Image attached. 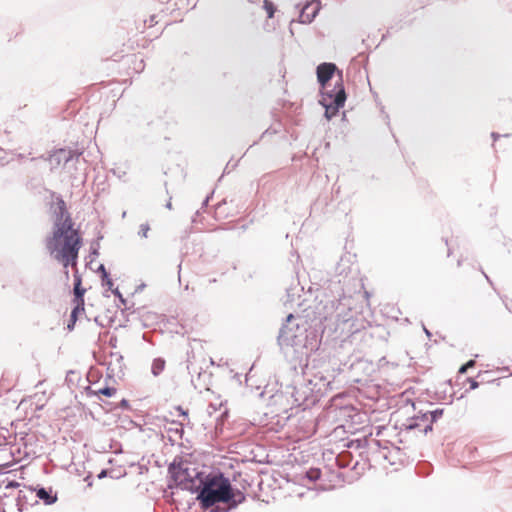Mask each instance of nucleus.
<instances>
[{"label": "nucleus", "mask_w": 512, "mask_h": 512, "mask_svg": "<svg viewBox=\"0 0 512 512\" xmlns=\"http://www.w3.org/2000/svg\"><path fill=\"white\" fill-rule=\"evenodd\" d=\"M50 213L53 228L51 235L45 239L46 249L51 256L61 261L65 268L69 265L76 266L82 239L78 230L74 229L73 220L61 196H57L51 203Z\"/></svg>", "instance_id": "f257e3e1"}, {"label": "nucleus", "mask_w": 512, "mask_h": 512, "mask_svg": "<svg viewBox=\"0 0 512 512\" xmlns=\"http://www.w3.org/2000/svg\"><path fill=\"white\" fill-rule=\"evenodd\" d=\"M195 492L201 507L211 508V512H229L246 498L240 490L233 489L230 480L221 472L205 475Z\"/></svg>", "instance_id": "f03ea898"}, {"label": "nucleus", "mask_w": 512, "mask_h": 512, "mask_svg": "<svg viewBox=\"0 0 512 512\" xmlns=\"http://www.w3.org/2000/svg\"><path fill=\"white\" fill-rule=\"evenodd\" d=\"M278 344L282 349L292 347L295 352L303 353L304 349L313 351L317 346V340L315 333L309 332L308 322L303 317L289 313L280 329Z\"/></svg>", "instance_id": "7ed1b4c3"}, {"label": "nucleus", "mask_w": 512, "mask_h": 512, "mask_svg": "<svg viewBox=\"0 0 512 512\" xmlns=\"http://www.w3.org/2000/svg\"><path fill=\"white\" fill-rule=\"evenodd\" d=\"M168 473L176 486L191 492H195L200 479L205 476L203 473L191 469L187 463L176 460L169 465Z\"/></svg>", "instance_id": "20e7f679"}, {"label": "nucleus", "mask_w": 512, "mask_h": 512, "mask_svg": "<svg viewBox=\"0 0 512 512\" xmlns=\"http://www.w3.org/2000/svg\"><path fill=\"white\" fill-rule=\"evenodd\" d=\"M346 300V296H343V298H339L338 300H326L323 304V301H321L317 306V317L320 321L327 320L328 318H331L334 314H336L337 318L343 317L345 318L346 315H342L344 310L348 307V304L344 303L343 301Z\"/></svg>", "instance_id": "39448f33"}, {"label": "nucleus", "mask_w": 512, "mask_h": 512, "mask_svg": "<svg viewBox=\"0 0 512 512\" xmlns=\"http://www.w3.org/2000/svg\"><path fill=\"white\" fill-rule=\"evenodd\" d=\"M444 410L443 409H435L433 411H429L426 413H422L421 415L414 416L412 418L407 419V423L405 424L407 430H414L418 427H420V423H418V420H425L426 422H429L426 424L423 428V433L427 434L428 432L432 431V425L434 422H436L442 415Z\"/></svg>", "instance_id": "423d86ee"}, {"label": "nucleus", "mask_w": 512, "mask_h": 512, "mask_svg": "<svg viewBox=\"0 0 512 512\" xmlns=\"http://www.w3.org/2000/svg\"><path fill=\"white\" fill-rule=\"evenodd\" d=\"M346 101L345 88L338 89V93L332 98L320 99L319 103L325 108V117L331 120L338 113L339 109L344 106Z\"/></svg>", "instance_id": "0eeeda50"}, {"label": "nucleus", "mask_w": 512, "mask_h": 512, "mask_svg": "<svg viewBox=\"0 0 512 512\" xmlns=\"http://www.w3.org/2000/svg\"><path fill=\"white\" fill-rule=\"evenodd\" d=\"M337 67L333 63H321L316 69L317 79L321 85V88H325L329 81L332 79Z\"/></svg>", "instance_id": "6e6552de"}, {"label": "nucleus", "mask_w": 512, "mask_h": 512, "mask_svg": "<svg viewBox=\"0 0 512 512\" xmlns=\"http://www.w3.org/2000/svg\"><path fill=\"white\" fill-rule=\"evenodd\" d=\"M74 157L78 158L79 154H76L71 150L59 149L50 156L49 160L52 166H58L61 164H67Z\"/></svg>", "instance_id": "1a4fd4ad"}, {"label": "nucleus", "mask_w": 512, "mask_h": 512, "mask_svg": "<svg viewBox=\"0 0 512 512\" xmlns=\"http://www.w3.org/2000/svg\"><path fill=\"white\" fill-rule=\"evenodd\" d=\"M319 11L318 3L306 1L300 10L299 22L303 24L311 23Z\"/></svg>", "instance_id": "9d476101"}, {"label": "nucleus", "mask_w": 512, "mask_h": 512, "mask_svg": "<svg viewBox=\"0 0 512 512\" xmlns=\"http://www.w3.org/2000/svg\"><path fill=\"white\" fill-rule=\"evenodd\" d=\"M331 85L328 83V85H325V88H322L321 91V99L327 97L330 99L338 93V89L344 88L343 85V77H342V71H338V79L335 81L333 88L330 87Z\"/></svg>", "instance_id": "9b49d317"}, {"label": "nucleus", "mask_w": 512, "mask_h": 512, "mask_svg": "<svg viewBox=\"0 0 512 512\" xmlns=\"http://www.w3.org/2000/svg\"><path fill=\"white\" fill-rule=\"evenodd\" d=\"M74 296H75V300L77 301V306H83L84 304V294H85V289L81 287V277L80 275L76 272L74 274Z\"/></svg>", "instance_id": "f8f14e48"}, {"label": "nucleus", "mask_w": 512, "mask_h": 512, "mask_svg": "<svg viewBox=\"0 0 512 512\" xmlns=\"http://www.w3.org/2000/svg\"><path fill=\"white\" fill-rule=\"evenodd\" d=\"M36 496L46 505H51L57 501V495L52 494L51 489H46L44 487L36 489Z\"/></svg>", "instance_id": "ddd939ff"}, {"label": "nucleus", "mask_w": 512, "mask_h": 512, "mask_svg": "<svg viewBox=\"0 0 512 512\" xmlns=\"http://www.w3.org/2000/svg\"><path fill=\"white\" fill-rule=\"evenodd\" d=\"M165 368V360L163 358H155L152 362L151 373L157 377Z\"/></svg>", "instance_id": "4468645a"}, {"label": "nucleus", "mask_w": 512, "mask_h": 512, "mask_svg": "<svg viewBox=\"0 0 512 512\" xmlns=\"http://www.w3.org/2000/svg\"><path fill=\"white\" fill-rule=\"evenodd\" d=\"M305 477L310 482H315L321 477V470L318 468H311L305 473Z\"/></svg>", "instance_id": "2eb2a0df"}, {"label": "nucleus", "mask_w": 512, "mask_h": 512, "mask_svg": "<svg viewBox=\"0 0 512 512\" xmlns=\"http://www.w3.org/2000/svg\"><path fill=\"white\" fill-rule=\"evenodd\" d=\"M263 9L266 11L268 18H273L274 14L276 12V7L272 1L264 0L263 1Z\"/></svg>", "instance_id": "dca6fc26"}, {"label": "nucleus", "mask_w": 512, "mask_h": 512, "mask_svg": "<svg viewBox=\"0 0 512 512\" xmlns=\"http://www.w3.org/2000/svg\"><path fill=\"white\" fill-rule=\"evenodd\" d=\"M296 288L287 289L286 300L284 301L285 306H293L295 302Z\"/></svg>", "instance_id": "f3484780"}, {"label": "nucleus", "mask_w": 512, "mask_h": 512, "mask_svg": "<svg viewBox=\"0 0 512 512\" xmlns=\"http://www.w3.org/2000/svg\"><path fill=\"white\" fill-rule=\"evenodd\" d=\"M117 390L116 388L114 387H109V386H106V387H103V388H100L96 394L98 395H104L106 397H112L116 394Z\"/></svg>", "instance_id": "a211bd4d"}, {"label": "nucleus", "mask_w": 512, "mask_h": 512, "mask_svg": "<svg viewBox=\"0 0 512 512\" xmlns=\"http://www.w3.org/2000/svg\"><path fill=\"white\" fill-rule=\"evenodd\" d=\"M79 307H80V306H76V307L72 310V312H71V320H70V322H69V323H68V325H67V329H68V330H72V329L74 328V324H75V321H76V315H77V312H78V310H79Z\"/></svg>", "instance_id": "6ab92c4d"}, {"label": "nucleus", "mask_w": 512, "mask_h": 512, "mask_svg": "<svg viewBox=\"0 0 512 512\" xmlns=\"http://www.w3.org/2000/svg\"><path fill=\"white\" fill-rule=\"evenodd\" d=\"M149 230H150L149 224L143 223L139 227L138 235L141 237L147 238Z\"/></svg>", "instance_id": "aec40b11"}, {"label": "nucleus", "mask_w": 512, "mask_h": 512, "mask_svg": "<svg viewBox=\"0 0 512 512\" xmlns=\"http://www.w3.org/2000/svg\"><path fill=\"white\" fill-rule=\"evenodd\" d=\"M476 364L475 360H469L466 364L462 365L460 368H459V373L460 374H464L467 372V369L468 368H472L474 367Z\"/></svg>", "instance_id": "412c9836"}, {"label": "nucleus", "mask_w": 512, "mask_h": 512, "mask_svg": "<svg viewBox=\"0 0 512 512\" xmlns=\"http://www.w3.org/2000/svg\"><path fill=\"white\" fill-rule=\"evenodd\" d=\"M102 285L107 287L109 290H113V281L109 278V275L107 278H102Z\"/></svg>", "instance_id": "4be33fe9"}, {"label": "nucleus", "mask_w": 512, "mask_h": 512, "mask_svg": "<svg viewBox=\"0 0 512 512\" xmlns=\"http://www.w3.org/2000/svg\"><path fill=\"white\" fill-rule=\"evenodd\" d=\"M99 273H101V278H107L109 275L108 272L105 269V266L103 264H100L97 270Z\"/></svg>", "instance_id": "5701e85b"}, {"label": "nucleus", "mask_w": 512, "mask_h": 512, "mask_svg": "<svg viewBox=\"0 0 512 512\" xmlns=\"http://www.w3.org/2000/svg\"><path fill=\"white\" fill-rule=\"evenodd\" d=\"M112 293L119 298V300L122 302V303H125V299L123 298L122 294L120 293L119 289L118 288H115L112 290Z\"/></svg>", "instance_id": "b1692460"}, {"label": "nucleus", "mask_w": 512, "mask_h": 512, "mask_svg": "<svg viewBox=\"0 0 512 512\" xmlns=\"http://www.w3.org/2000/svg\"><path fill=\"white\" fill-rule=\"evenodd\" d=\"M468 382L470 383V389L472 390L478 388L479 386V383L473 378H468Z\"/></svg>", "instance_id": "393cba45"}, {"label": "nucleus", "mask_w": 512, "mask_h": 512, "mask_svg": "<svg viewBox=\"0 0 512 512\" xmlns=\"http://www.w3.org/2000/svg\"><path fill=\"white\" fill-rule=\"evenodd\" d=\"M119 406L122 408V409H128L129 408V402L128 400L126 399H122L119 403Z\"/></svg>", "instance_id": "a878e982"}, {"label": "nucleus", "mask_w": 512, "mask_h": 512, "mask_svg": "<svg viewBox=\"0 0 512 512\" xmlns=\"http://www.w3.org/2000/svg\"><path fill=\"white\" fill-rule=\"evenodd\" d=\"M418 423H420V427H418L417 429H420L423 432L424 426L429 422H426L425 420H418Z\"/></svg>", "instance_id": "bb28decb"}, {"label": "nucleus", "mask_w": 512, "mask_h": 512, "mask_svg": "<svg viewBox=\"0 0 512 512\" xmlns=\"http://www.w3.org/2000/svg\"><path fill=\"white\" fill-rule=\"evenodd\" d=\"M491 136L493 137L494 140H497L500 137V135L498 133H495V132H493L491 134Z\"/></svg>", "instance_id": "cd10ccee"}, {"label": "nucleus", "mask_w": 512, "mask_h": 512, "mask_svg": "<svg viewBox=\"0 0 512 512\" xmlns=\"http://www.w3.org/2000/svg\"><path fill=\"white\" fill-rule=\"evenodd\" d=\"M424 332L427 335V337H429V338L431 337V335H432L431 332L425 327H424Z\"/></svg>", "instance_id": "c85d7f7f"}, {"label": "nucleus", "mask_w": 512, "mask_h": 512, "mask_svg": "<svg viewBox=\"0 0 512 512\" xmlns=\"http://www.w3.org/2000/svg\"><path fill=\"white\" fill-rule=\"evenodd\" d=\"M105 476H106V471H105V470H102V471L100 472V474L98 475V477H99V478H103V477H105Z\"/></svg>", "instance_id": "c756f323"}, {"label": "nucleus", "mask_w": 512, "mask_h": 512, "mask_svg": "<svg viewBox=\"0 0 512 512\" xmlns=\"http://www.w3.org/2000/svg\"><path fill=\"white\" fill-rule=\"evenodd\" d=\"M208 202H209V196L206 197V199L203 201L202 207L207 206Z\"/></svg>", "instance_id": "7c9ffc66"}, {"label": "nucleus", "mask_w": 512, "mask_h": 512, "mask_svg": "<svg viewBox=\"0 0 512 512\" xmlns=\"http://www.w3.org/2000/svg\"><path fill=\"white\" fill-rule=\"evenodd\" d=\"M18 485H19V484H18V483H16V482H10V483H9V485H8L7 487H10V486H11V487H16V486H18Z\"/></svg>", "instance_id": "2f4dec72"}, {"label": "nucleus", "mask_w": 512, "mask_h": 512, "mask_svg": "<svg viewBox=\"0 0 512 512\" xmlns=\"http://www.w3.org/2000/svg\"><path fill=\"white\" fill-rule=\"evenodd\" d=\"M154 22L156 23L155 16H151V18H150V26H152Z\"/></svg>", "instance_id": "473e14b6"}, {"label": "nucleus", "mask_w": 512, "mask_h": 512, "mask_svg": "<svg viewBox=\"0 0 512 512\" xmlns=\"http://www.w3.org/2000/svg\"><path fill=\"white\" fill-rule=\"evenodd\" d=\"M166 208H168V209H172V203H171V201H170V200L167 202V204H166Z\"/></svg>", "instance_id": "72a5a7b5"}, {"label": "nucleus", "mask_w": 512, "mask_h": 512, "mask_svg": "<svg viewBox=\"0 0 512 512\" xmlns=\"http://www.w3.org/2000/svg\"><path fill=\"white\" fill-rule=\"evenodd\" d=\"M482 273H483V275L485 276V278L487 279V281H488L489 283H491V280L489 279L488 275H486L484 272H482Z\"/></svg>", "instance_id": "f704fd0d"}, {"label": "nucleus", "mask_w": 512, "mask_h": 512, "mask_svg": "<svg viewBox=\"0 0 512 512\" xmlns=\"http://www.w3.org/2000/svg\"><path fill=\"white\" fill-rule=\"evenodd\" d=\"M92 253H93V254H95V255H97V254H98L97 248H93Z\"/></svg>", "instance_id": "c9c22d12"}, {"label": "nucleus", "mask_w": 512, "mask_h": 512, "mask_svg": "<svg viewBox=\"0 0 512 512\" xmlns=\"http://www.w3.org/2000/svg\"><path fill=\"white\" fill-rule=\"evenodd\" d=\"M122 359H123V358H122V356H121V355H118V356H117V360H118V361H121Z\"/></svg>", "instance_id": "e433bc0d"}]
</instances>
